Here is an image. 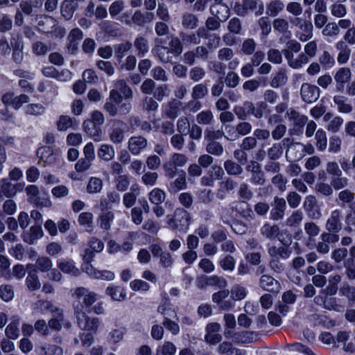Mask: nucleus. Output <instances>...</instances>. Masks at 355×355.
I'll use <instances>...</instances> for the list:
<instances>
[{
  "mask_svg": "<svg viewBox=\"0 0 355 355\" xmlns=\"http://www.w3.org/2000/svg\"><path fill=\"white\" fill-rule=\"evenodd\" d=\"M106 295L115 302H123L126 299L127 292L124 287L119 285L110 284L105 291Z\"/></svg>",
  "mask_w": 355,
  "mask_h": 355,
  "instance_id": "obj_17",
  "label": "nucleus"
},
{
  "mask_svg": "<svg viewBox=\"0 0 355 355\" xmlns=\"http://www.w3.org/2000/svg\"><path fill=\"white\" fill-rule=\"evenodd\" d=\"M196 121L200 125H209L214 121V115L210 110H204L197 114Z\"/></svg>",
  "mask_w": 355,
  "mask_h": 355,
  "instance_id": "obj_64",
  "label": "nucleus"
},
{
  "mask_svg": "<svg viewBox=\"0 0 355 355\" xmlns=\"http://www.w3.org/2000/svg\"><path fill=\"white\" fill-rule=\"evenodd\" d=\"M56 266L58 269L64 274L73 277H77L80 275V270L72 259L66 258L60 259L57 260Z\"/></svg>",
  "mask_w": 355,
  "mask_h": 355,
  "instance_id": "obj_16",
  "label": "nucleus"
},
{
  "mask_svg": "<svg viewBox=\"0 0 355 355\" xmlns=\"http://www.w3.org/2000/svg\"><path fill=\"white\" fill-rule=\"evenodd\" d=\"M114 89L120 92L125 99L132 97V91L124 80H117L114 83Z\"/></svg>",
  "mask_w": 355,
  "mask_h": 355,
  "instance_id": "obj_48",
  "label": "nucleus"
},
{
  "mask_svg": "<svg viewBox=\"0 0 355 355\" xmlns=\"http://www.w3.org/2000/svg\"><path fill=\"white\" fill-rule=\"evenodd\" d=\"M198 18L192 13H185L182 16V24L187 29H195L198 26Z\"/></svg>",
  "mask_w": 355,
  "mask_h": 355,
  "instance_id": "obj_55",
  "label": "nucleus"
},
{
  "mask_svg": "<svg viewBox=\"0 0 355 355\" xmlns=\"http://www.w3.org/2000/svg\"><path fill=\"white\" fill-rule=\"evenodd\" d=\"M44 235L42 228L40 225H33L30 228L29 232L23 236L24 242L32 245L35 241L41 239Z\"/></svg>",
  "mask_w": 355,
  "mask_h": 355,
  "instance_id": "obj_26",
  "label": "nucleus"
},
{
  "mask_svg": "<svg viewBox=\"0 0 355 355\" xmlns=\"http://www.w3.org/2000/svg\"><path fill=\"white\" fill-rule=\"evenodd\" d=\"M37 155L44 164H51L55 160V155L49 146H42L37 151Z\"/></svg>",
  "mask_w": 355,
  "mask_h": 355,
  "instance_id": "obj_33",
  "label": "nucleus"
},
{
  "mask_svg": "<svg viewBox=\"0 0 355 355\" xmlns=\"http://www.w3.org/2000/svg\"><path fill=\"white\" fill-rule=\"evenodd\" d=\"M315 146L319 151L323 152L327 147V138L326 132L322 129H318L315 132Z\"/></svg>",
  "mask_w": 355,
  "mask_h": 355,
  "instance_id": "obj_49",
  "label": "nucleus"
},
{
  "mask_svg": "<svg viewBox=\"0 0 355 355\" xmlns=\"http://www.w3.org/2000/svg\"><path fill=\"white\" fill-rule=\"evenodd\" d=\"M26 286L30 291H35L40 288L41 283L35 268L28 272Z\"/></svg>",
  "mask_w": 355,
  "mask_h": 355,
  "instance_id": "obj_29",
  "label": "nucleus"
},
{
  "mask_svg": "<svg viewBox=\"0 0 355 355\" xmlns=\"http://www.w3.org/2000/svg\"><path fill=\"white\" fill-rule=\"evenodd\" d=\"M74 315L77 325L81 330L91 334H96L98 331L101 320L96 317L87 315L83 306H74Z\"/></svg>",
  "mask_w": 355,
  "mask_h": 355,
  "instance_id": "obj_3",
  "label": "nucleus"
},
{
  "mask_svg": "<svg viewBox=\"0 0 355 355\" xmlns=\"http://www.w3.org/2000/svg\"><path fill=\"white\" fill-rule=\"evenodd\" d=\"M218 265L223 270L232 272L234 270L236 260L231 255H226L218 261Z\"/></svg>",
  "mask_w": 355,
  "mask_h": 355,
  "instance_id": "obj_59",
  "label": "nucleus"
},
{
  "mask_svg": "<svg viewBox=\"0 0 355 355\" xmlns=\"http://www.w3.org/2000/svg\"><path fill=\"white\" fill-rule=\"evenodd\" d=\"M230 295V291L227 289L219 291L212 295V302L223 311H229L234 308V303L232 300L227 298Z\"/></svg>",
  "mask_w": 355,
  "mask_h": 355,
  "instance_id": "obj_11",
  "label": "nucleus"
},
{
  "mask_svg": "<svg viewBox=\"0 0 355 355\" xmlns=\"http://www.w3.org/2000/svg\"><path fill=\"white\" fill-rule=\"evenodd\" d=\"M125 123L119 120L113 121L112 128L109 132V138L112 143L119 144L125 139Z\"/></svg>",
  "mask_w": 355,
  "mask_h": 355,
  "instance_id": "obj_12",
  "label": "nucleus"
},
{
  "mask_svg": "<svg viewBox=\"0 0 355 355\" xmlns=\"http://www.w3.org/2000/svg\"><path fill=\"white\" fill-rule=\"evenodd\" d=\"M46 108L40 103H31L25 107L27 114L40 116L45 113Z\"/></svg>",
  "mask_w": 355,
  "mask_h": 355,
  "instance_id": "obj_63",
  "label": "nucleus"
},
{
  "mask_svg": "<svg viewBox=\"0 0 355 355\" xmlns=\"http://www.w3.org/2000/svg\"><path fill=\"white\" fill-rule=\"evenodd\" d=\"M97 155L99 159L105 162H110L115 156V150L112 145L103 144L99 147Z\"/></svg>",
  "mask_w": 355,
  "mask_h": 355,
  "instance_id": "obj_32",
  "label": "nucleus"
},
{
  "mask_svg": "<svg viewBox=\"0 0 355 355\" xmlns=\"http://www.w3.org/2000/svg\"><path fill=\"white\" fill-rule=\"evenodd\" d=\"M284 8V3L281 0H273L267 5V12L271 16H277Z\"/></svg>",
  "mask_w": 355,
  "mask_h": 355,
  "instance_id": "obj_56",
  "label": "nucleus"
},
{
  "mask_svg": "<svg viewBox=\"0 0 355 355\" xmlns=\"http://www.w3.org/2000/svg\"><path fill=\"white\" fill-rule=\"evenodd\" d=\"M188 162L187 157L182 153H173L168 162L164 164V168L169 175H174L177 167H183Z\"/></svg>",
  "mask_w": 355,
  "mask_h": 355,
  "instance_id": "obj_8",
  "label": "nucleus"
},
{
  "mask_svg": "<svg viewBox=\"0 0 355 355\" xmlns=\"http://www.w3.org/2000/svg\"><path fill=\"white\" fill-rule=\"evenodd\" d=\"M147 144L146 138L141 136H133L128 139V147L132 155H138L147 146Z\"/></svg>",
  "mask_w": 355,
  "mask_h": 355,
  "instance_id": "obj_18",
  "label": "nucleus"
},
{
  "mask_svg": "<svg viewBox=\"0 0 355 355\" xmlns=\"http://www.w3.org/2000/svg\"><path fill=\"white\" fill-rule=\"evenodd\" d=\"M286 208V201L284 198H275L273 207L270 213V218L272 220H279L283 218Z\"/></svg>",
  "mask_w": 355,
  "mask_h": 355,
  "instance_id": "obj_21",
  "label": "nucleus"
},
{
  "mask_svg": "<svg viewBox=\"0 0 355 355\" xmlns=\"http://www.w3.org/2000/svg\"><path fill=\"white\" fill-rule=\"evenodd\" d=\"M303 207L310 218L318 220L322 217L321 209L318 205L317 200L314 196L309 195L304 198Z\"/></svg>",
  "mask_w": 355,
  "mask_h": 355,
  "instance_id": "obj_9",
  "label": "nucleus"
},
{
  "mask_svg": "<svg viewBox=\"0 0 355 355\" xmlns=\"http://www.w3.org/2000/svg\"><path fill=\"white\" fill-rule=\"evenodd\" d=\"M340 3L338 1L330 6L331 14L337 18H343L347 13L346 6Z\"/></svg>",
  "mask_w": 355,
  "mask_h": 355,
  "instance_id": "obj_58",
  "label": "nucleus"
},
{
  "mask_svg": "<svg viewBox=\"0 0 355 355\" xmlns=\"http://www.w3.org/2000/svg\"><path fill=\"white\" fill-rule=\"evenodd\" d=\"M268 252L271 258L284 259H288L291 254V250L288 246H271L268 248Z\"/></svg>",
  "mask_w": 355,
  "mask_h": 355,
  "instance_id": "obj_34",
  "label": "nucleus"
},
{
  "mask_svg": "<svg viewBox=\"0 0 355 355\" xmlns=\"http://www.w3.org/2000/svg\"><path fill=\"white\" fill-rule=\"evenodd\" d=\"M248 293L247 288L241 285H234L230 291L232 301H240L245 298Z\"/></svg>",
  "mask_w": 355,
  "mask_h": 355,
  "instance_id": "obj_42",
  "label": "nucleus"
},
{
  "mask_svg": "<svg viewBox=\"0 0 355 355\" xmlns=\"http://www.w3.org/2000/svg\"><path fill=\"white\" fill-rule=\"evenodd\" d=\"M221 326L218 322H210L207 324L205 335V340L207 343L216 345L222 340V336L220 334Z\"/></svg>",
  "mask_w": 355,
  "mask_h": 355,
  "instance_id": "obj_13",
  "label": "nucleus"
},
{
  "mask_svg": "<svg viewBox=\"0 0 355 355\" xmlns=\"http://www.w3.org/2000/svg\"><path fill=\"white\" fill-rule=\"evenodd\" d=\"M83 128L87 134H88L95 141L102 140V131L100 126L96 125L89 119L83 123Z\"/></svg>",
  "mask_w": 355,
  "mask_h": 355,
  "instance_id": "obj_24",
  "label": "nucleus"
},
{
  "mask_svg": "<svg viewBox=\"0 0 355 355\" xmlns=\"http://www.w3.org/2000/svg\"><path fill=\"white\" fill-rule=\"evenodd\" d=\"M19 318L18 316L12 317V321L5 329V335L9 339L16 340L19 335Z\"/></svg>",
  "mask_w": 355,
  "mask_h": 355,
  "instance_id": "obj_35",
  "label": "nucleus"
},
{
  "mask_svg": "<svg viewBox=\"0 0 355 355\" xmlns=\"http://www.w3.org/2000/svg\"><path fill=\"white\" fill-rule=\"evenodd\" d=\"M285 144H283V142L280 143H275L272 146L269 148L267 150L268 157L270 160H276L278 159L284 153V146Z\"/></svg>",
  "mask_w": 355,
  "mask_h": 355,
  "instance_id": "obj_47",
  "label": "nucleus"
},
{
  "mask_svg": "<svg viewBox=\"0 0 355 355\" xmlns=\"http://www.w3.org/2000/svg\"><path fill=\"white\" fill-rule=\"evenodd\" d=\"M336 49L338 51L337 61L340 64H346L351 56L352 51L347 44L340 40L335 44Z\"/></svg>",
  "mask_w": 355,
  "mask_h": 355,
  "instance_id": "obj_23",
  "label": "nucleus"
},
{
  "mask_svg": "<svg viewBox=\"0 0 355 355\" xmlns=\"http://www.w3.org/2000/svg\"><path fill=\"white\" fill-rule=\"evenodd\" d=\"M318 51V44L316 41H311L306 43L304 46V52L301 53L306 58L302 62V67L309 62L311 58L316 55Z\"/></svg>",
  "mask_w": 355,
  "mask_h": 355,
  "instance_id": "obj_36",
  "label": "nucleus"
},
{
  "mask_svg": "<svg viewBox=\"0 0 355 355\" xmlns=\"http://www.w3.org/2000/svg\"><path fill=\"white\" fill-rule=\"evenodd\" d=\"M279 227L277 225L266 223L260 229L261 234L268 239H272L279 234Z\"/></svg>",
  "mask_w": 355,
  "mask_h": 355,
  "instance_id": "obj_39",
  "label": "nucleus"
},
{
  "mask_svg": "<svg viewBox=\"0 0 355 355\" xmlns=\"http://www.w3.org/2000/svg\"><path fill=\"white\" fill-rule=\"evenodd\" d=\"M259 286L268 292L279 293L281 286L277 280L268 275H263L259 280Z\"/></svg>",
  "mask_w": 355,
  "mask_h": 355,
  "instance_id": "obj_22",
  "label": "nucleus"
},
{
  "mask_svg": "<svg viewBox=\"0 0 355 355\" xmlns=\"http://www.w3.org/2000/svg\"><path fill=\"white\" fill-rule=\"evenodd\" d=\"M77 126L76 122L67 115H61L57 122V128L59 131H66L69 128Z\"/></svg>",
  "mask_w": 355,
  "mask_h": 355,
  "instance_id": "obj_51",
  "label": "nucleus"
},
{
  "mask_svg": "<svg viewBox=\"0 0 355 355\" xmlns=\"http://www.w3.org/2000/svg\"><path fill=\"white\" fill-rule=\"evenodd\" d=\"M40 349L43 352V355H63L62 348L53 344L41 346Z\"/></svg>",
  "mask_w": 355,
  "mask_h": 355,
  "instance_id": "obj_61",
  "label": "nucleus"
},
{
  "mask_svg": "<svg viewBox=\"0 0 355 355\" xmlns=\"http://www.w3.org/2000/svg\"><path fill=\"white\" fill-rule=\"evenodd\" d=\"M88 247L85 248L81 254L84 261H92L95 257V253H100L104 249V243L96 237L92 236L88 241Z\"/></svg>",
  "mask_w": 355,
  "mask_h": 355,
  "instance_id": "obj_7",
  "label": "nucleus"
},
{
  "mask_svg": "<svg viewBox=\"0 0 355 355\" xmlns=\"http://www.w3.org/2000/svg\"><path fill=\"white\" fill-rule=\"evenodd\" d=\"M351 78L352 71L349 67H343L338 69L334 75L338 89L343 90L345 84L348 83Z\"/></svg>",
  "mask_w": 355,
  "mask_h": 355,
  "instance_id": "obj_19",
  "label": "nucleus"
},
{
  "mask_svg": "<svg viewBox=\"0 0 355 355\" xmlns=\"http://www.w3.org/2000/svg\"><path fill=\"white\" fill-rule=\"evenodd\" d=\"M133 45L139 57L145 56L149 51L150 46L146 37L138 35L134 40Z\"/></svg>",
  "mask_w": 355,
  "mask_h": 355,
  "instance_id": "obj_27",
  "label": "nucleus"
},
{
  "mask_svg": "<svg viewBox=\"0 0 355 355\" xmlns=\"http://www.w3.org/2000/svg\"><path fill=\"white\" fill-rule=\"evenodd\" d=\"M33 309L42 314L47 312L55 313L60 311V308L53 304L51 301L46 300H40L33 304Z\"/></svg>",
  "mask_w": 355,
  "mask_h": 355,
  "instance_id": "obj_25",
  "label": "nucleus"
},
{
  "mask_svg": "<svg viewBox=\"0 0 355 355\" xmlns=\"http://www.w3.org/2000/svg\"><path fill=\"white\" fill-rule=\"evenodd\" d=\"M37 271L47 272L53 268V261L47 257H39L35 262Z\"/></svg>",
  "mask_w": 355,
  "mask_h": 355,
  "instance_id": "obj_50",
  "label": "nucleus"
},
{
  "mask_svg": "<svg viewBox=\"0 0 355 355\" xmlns=\"http://www.w3.org/2000/svg\"><path fill=\"white\" fill-rule=\"evenodd\" d=\"M152 53L161 62L168 63L171 61L168 47L157 44L153 48Z\"/></svg>",
  "mask_w": 355,
  "mask_h": 355,
  "instance_id": "obj_30",
  "label": "nucleus"
},
{
  "mask_svg": "<svg viewBox=\"0 0 355 355\" xmlns=\"http://www.w3.org/2000/svg\"><path fill=\"white\" fill-rule=\"evenodd\" d=\"M175 345L169 341L165 342L156 349V355H175Z\"/></svg>",
  "mask_w": 355,
  "mask_h": 355,
  "instance_id": "obj_57",
  "label": "nucleus"
},
{
  "mask_svg": "<svg viewBox=\"0 0 355 355\" xmlns=\"http://www.w3.org/2000/svg\"><path fill=\"white\" fill-rule=\"evenodd\" d=\"M83 33L78 28L72 29L68 35V49L71 53H74L78 46V42L83 39Z\"/></svg>",
  "mask_w": 355,
  "mask_h": 355,
  "instance_id": "obj_28",
  "label": "nucleus"
},
{
  "mask_svg": "<svg viewBox=\"0 0 355 355\" xmlns=\"http://www.w3.org/2000/svg\"><path fill=\"white\" fill-rule=\"evenodd\" d=\"M114 215L112 211H105L102 212L98 218L101 228L105 230H110L114 220Z\"/></svg>",
  "mask_w": 355,
  "mask_h": 355,
  "instance_id": "obj_40",
  "label": "nucleus"
},
{
  "mask_svg": "<svg viewBox=\"0 0 355 355\" xmlns=\"http://www.w3.org/2000/svg\"><path fill=\"white\" fill-rule=\"evenodd\" d=\"M55 315L48 322L49 327L57 331H60L62 327L64 322V315L62 310L60 309V311L55 312Z\"/></svg>",
  "mask_w": 355,
  "mask_h": 355,
  "instance_id": "obj_43",
  "label": "nucleus"
},
{
  "mask_svg": "<svg viewBox=\"0 0 355 355\" xmlns=\"http://www.w3.org/2000/svg\"><path fill=\"white\" fill-rule=\"evenodd\" d=\"M103 188V181L101 178L92 177L87 185V191L89 193H100Z\"/></svg>",
  "mask_w": 355,
  "mask_h": 355,
  "instance_id": "obj_53",
  "label": "nucleus"
},
{
  "mask_svg": "<svg viewBox=\"0 0 355 355\" xmlns=\"http://www.w3.org/2000/svg\"><path fill=\"white\" fill-rule=\"evenodd\" d=\"M180 102L171 101L165 106L164 113L168 118L174 119L180 114Z\"/></svg>",
  "mask_w": 355,
  "mask_h": 355,
  "instance_id": "obj_46",
  "label": "nucleus"
},
{
  "mask_svg": "<svg viewBox=\"0 0 355 355\" xmlns=\"http://www.w3.org/2000/svg\"><path fill=\"white\" fill-rule=\"evenodd\" d=\"M333 101L338 112L344 114H349L352 112V105L348 102L347 98L341 95H336Z\"/></svg>",
  "mask_w": 355,
  "mask_h": 355,
  "instance_id": "obj_31",
  "label": "nucleus"
},
{
  "mask_svg": "<svg viewBox=\"0 0 355 355\" xmlns=\"http://www.w3.org/2000/svg\"><path fill=\"white\" fill-rule=\"evenodd\" d=\"M216 3L210 7V13L221 21H225L229 17V8L221 3L222 0H216Z\"/></svg>",
  "mask_w": 355,
  "mask_h": 355,
  "instance_id": "obj_20",
  "label": "nucleus"
},
{
  "mask_svg": "<svg viewBox=\"0 0 355 355\" xmlns=\"http://www.w3.org/2000/svg\"><path fill=\"white\" fill-rule=\"evenodd\" d=\"M125 331L123 327L112 329L107 337V342L110 344H117L123 339Z\"/></svg>",
  "mask_w": 355,
  "mask_h": 355,
  "instance_id": "obj_45",
  "label": "nucleus"
},
{
  "mask_svg": "<svg viewBox=\"0 0 355 355\" xmlns=\"http://www.w3.org/2000/svg\"><path fill=\"white\" fill-rule=\"evenodd\" d=\"M73 296L78 299L82 298L83 304L85 307L89 309L90 311L96 315H103L105 313L104 302L102 301L94 304L98 297V293L90 291L85 287H78L75 288Z\"/></svg>",
  "mask_w": 355,
  "mask_h": 355,
  "instance_id": "obj_1",
  "label": "nucleus"
},
{
  "mask_svg": "<svg viewBox=\"0 0 355 355\" xmlns=\"http://www.w3.org/2000/svg\"><path fill=\"white\" fill-rule=\"evenodd\" d=\"M191 217L187 211L183 208H177L173 214L166 216V223L172 230L186 233L189 229Z\"/></svg>",
  "mask_w": 355,
  "mask_h": 355,
  "instance_id": "obj_2",
  "label": "nucleus"
},
{
  "mask_svg": "<svg viewBox=\"0 0 355 355\" xmlns=\"http://www.w3.org/2000/svg\"><path fill=\"white\" fill-rule=\"evenodd\" d=\"M286 48L283 50V53L288 64L293 69H299L302 68V62L306 58L301 53L297 55L295 53H299L301 51V44L295 40H289L286 43Z\"/></svg>",
  "mask_w": 355,
  "mask_h": 355,
  "instance_id": "obj_4",
  "label": "nucleus"
},
{
  "mask_svg": "<svg viewBox=\"0 0 355 355\" xmlns=\"http://www.w3.org/2000/svg\"><path fill=\"white\" fill-rule=\"evenodd\" d=\"M206 150L209 154L220 156L223 153L224 149L223 146L216 141H207Z\"/></svg>",
  "mask_w": 355,
  "mask_h": 355,
  "instance_id": "obj_60",
  "label": "nucleus"
},
{
  "mask_svg": "<svg viewBox=\"0 0 355 355\" xmlns=\"http://www.w3.org/2000/svg\"><path fill=\"white\" fill-rule=\"evenodd\" d=\"M313 26L311 21L308 22L304 26L296 31L295 35L302 42H306L310 40L313 36Z\"/></svg>",
  "mask_w": 355,
  "mask_h": 355,
  "instance_id": "obj_37",
  "label": "nucleus"
},
{
  "mask_svg": "<svg viewBox=\"0 0 355 355\" xmlns=\"http://www.w3.org/2000/svg\"><path fill=\"white\" fill-rule=\"evenodd\" d=\"M76 8V4H75L73 0H64L61 6V13L62 17L69 20L73 17L74 11Z\"/></svg>",
  "mask_w": 355,
  "mask_h": 355,
  "instance_id": "obj_41",
  "label": "nucleus"
},
{
  "mask_svg": "<svg viewBox=\"0 0 355 355\" xmlns=\"http://www.w3.org/2000/svg\"><path fill=\"white\" fill-rule=\"evenodd\" d=\"M257 43L252 38L245 39L241 45V52L246 55H252L256 49Z\"/></svg>",
  "mask_w": 355,
  "mask_h": 355,
  "instance_id": "obj_62",
  "label": "nucleus"
},
{
  "mask_svg": "<svg viewBox=\"0 0 355 355\" xmlns=\"http://www.w3.org/2000/svg\"><path fill=\"white\" fill-rule=\"evenodd\" d=\"M132 44L130 41H124L114 46L116 59L121 62L127 53L132 49Z\"/></svg>",
  "mask_w": 355,
  "mask_h": 355,
  "instance_id": "obj_38",
  "label": "nucleus"
},
{
  "mask_svg": "<svg viewBox=\"0 0 355 355\" xmlns=\"http://www.w3.org/2000/svg\"><path fill=\"white\" fill-rule=\"evenodd\" d=\"M19 190H21V184H12L8 178L0 180V198L3 197L12 198Z\"/></svg>",
  "mask_w": 355,
  "mask_h": 355,
  "instance_id": "obj_14",
  "label": "nucleus"
},
{
  "mask_svg": "<svg viewBox=\"0 0 355 355\" xmlns=\"http://www.w3.org/2000/svg\"><path fill=\"white\" fill-rule=\"evenodd\" d=\"M234 10L240 16H245L249 12H254L259 16L263 14L264 5L261 0H242L235 3Z\"/></svg>",
  "mask_w": 355,
  "mask_h": 355,
  "instance_id": "obj_5",
  "label": "nucleus"
},
{
  "mask_svg": "<svg viewBox=\"0 0 355 355\" xmlns=\"http://www.w3.org/2000/svg\"><path fill=\"white\" fill-rule=\"evenodd\" d=\"M343 211L340 209H336L331 211L329 218H327L325 224L326 230L328 232L338 233L339 232L343 226Z\"/></svg>",
  "mask_w": 355,
  "mask_h": 355,
  "instance_id": "obj_10",
  "label": "nucleus"
},
{
  "mask_svg": "<svg viewBox=\"0 0 355 355\" xmlns=\"http://www.w3.org/2000/svg\"><path fill=\"white\" fill-rule=\"evenodd\" d=\"M158 311L161 312L164 315V321L163 325L166 327V329L169 331L173 335H177L180 331V326L178 323L174 321L170 320L168 316H171L168 311H161L160 308H159Z\"/></svg>",
  "mask_w": 355,
  "mask_h": 355,
  "instance_id": "obj_44",
  "label": "nucleus"
},
{
  "mask_svg": "<svg viewBox=\"0 0 355 355\" xmlns=\"http://www.w3.org/2000/svg\"><path fill=\"white\" fill-rule=\"evenodd\" d=\"M166 198V193L159 188L153 189L148 196L149 200L156 205H160Z\"/></svg>",
  "mask_w": 355,
  "mask_h": 355,
  "instance_id": "obj_54",
  "label": "nucleus"
},
{
  "mask_svg": "<svg viewBox=\"0 0 355 355\" xmlns=\"http://www.w3.org/2000/svg\"><path fill=\"white\" fill-rule=\"evenodd\" d=\"M283 144L287 146L286 157L289 162H295L304 156V145L300 142H293L290 138H284Z\"/></svg>",
  "mask_w": 355,
  "mask_h": 355,
  "instance_id": "obj_6",
  "label": "nucleus"
},
{
  "mask_svg": "<svg viewBox=\"0 0 355 355\" xmlns=\"http://www.w3.org/2000/svg\"><path fill=\"white\" fill-rule=\"evenodd\" d=\"M319 92L318 87L309 83H303L301 87L300 94L304 102L312 103L318 99L320 96Z\"/></svg>",
  "mask_w": 355,
  "mask_h": 355,
  "instance_id": "obj_15",
  "label": "nucleus"
},
{
  "mask_svg": "<svg viewBox=\"0 0 355 355\" xmlns=\"http://www.w3.org/2000/svg\"><path fill=\"white\" fill-rule=\"evenodd\" d=\"M273 28L275 31H277L282 34L288 33L291 35V33L288 30L289 28V23L286 19L283 18H277L273 21L272 23Z\"/></svg>",
  "mask_w": 355,
  "mask_h": 355,
  "instance_id": "obj_52",
  "label": "nucleus"
}]
</instances>
